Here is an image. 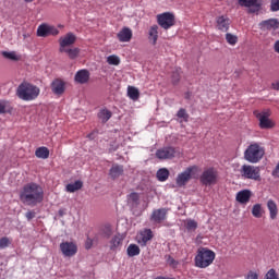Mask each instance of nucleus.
<instances>
[{"instance_id":"f257e3e1","label":"nucleus","mask_w":279,"mask_h":279,"mask_svg":"<svg viewBox=\"0 0 279 279\" xmlns=\"http://www.w3.org/2000/svg\"><path fill=\"white\" fill-rule=\"evenodd\" d=\"M20 199L26 206H36L45 199V191L37 183H28L24 185Z\"/></svg>"},{"instance_id":"f03ea898","label":"nucleus","mask_w":279,"mask_h":279,"mask_svg":"<svg viewBox=\"0 0 279 279\" xmlns=\"http://www.w3.org/2000/svg\"><path fill=\"white\" fill-rule=\"evenodd\" d=\"M16 95L22 101H34V99H38L40 95V87L29 82H23L19 85Z\"/></svg>"},{"instance_id":"7ed1b4c3","label":"nucleus","mask_w":279,"mask_h":279,"mask_svg":"<svg viewBox=\"0 0 279 279\" xmlns=\"http://www.w3.org/2000/svg\"><path fill=\"white\" fill-rule=\"evenodd\" d=\"M216 254L214 251L207 247H201L197 250V254L194 258L195 267L198 269H206L215 263Z\"/></svg>"},{"instance_id":"20e7f679","label":"nucleus","mask_w":279,"mask_h":279,"mask_svg":"<svg viewBox=\"0 0 279 279\" xmlns=\"http://www.w3.org/2000/svg\"><path fill=\"white\" fill-rule=\"evenodd\" d=\"M265 156V148H263L258 143H253L244 151V159L252 165L260 162Z\"/></svg>"},{"instance_id":"39448f33","label":"nucleus","mask_w":279,"mask_h":279,"mask_svg":"<svg viewBox=\"0 0 279 279\" xmlns=\"http://www.w3.org/2000/svg\"><path fill=\"white\" fill-rule=\"evenodd\" d=\"M254 117L259 121L260 130H271V128H276V122L271 120V110L263 109L262 111H254Z\"/></svg>"},{"instance_id":"423d86ee","label":"nucleus","mask_w":279,"mask_h":279,"mask_svg":"<svg viewBox=\"0 0 279 279\" xmlns=\"http://www.w3.org/2000/svg\"><path fill=\"white\" fill-rule=\"evenodd\" d=\"M240 173L244 180L260 182V168L256 166L243 165L240 169Z\"/></svg>"},{"instance_id":"0eeeda50","label":"nucleus","mask_w":279,"mask_h":279,"mask_svg":"<svg viewBox=\"0 0 279 279\" xmlns=\"http://www.w3.org/2000/svg\"><path fill=\"white\" fill-rule=\"evenodd\" d=\"M217 180H219V174L215 168L204 170L199 177V182L204 186H215V184H217Z\"/></svg>"},{"instance_id":"6e6552de","label":"nucleus","mask_w":279,"mask_h":279,"mask_svg":"<svg viewBox=\"0 0 279 279\" xmlns=\"http://www.w3.org/2000/svg\"><path fill=\"white\" fill-rule=\"evenodd\" d=\"M157 23L162 29H171L175 25V15L171 12L158 14Z\"/></svg>"},{"instance_id":"1a4fd4ad","label":"nucleus","mask_w":279,"mask_h":279,"mask_svg":"<svg viewBox=\"0 0 279 279\" xmlns=\"http://www.w3.org/2000/svg\"><path fill=\"white\" fill-rule=\"evenodd\" d=\"M197 171V166H191L186 168L183 172L179 173L177 177V185L178 186H186L191 178H193V173Z\"/></svg>"},{"instance_id":"9d476101","label":"nucleus","mask_w":279,"mask_h":279,"mask_svg":"<svg viewBox=\"0 0 279 279\" xmlns=\"http://www.w3.org/2000/svg\"><path fill=\"white\" fill-rule=\"evenodd\" d=\"M178 156H180V151L174 147H163L156 151V158L159 160H171V158H175Z\"/></svg>"},{"instance_id":"9b49d317","label":"nucleus","mask_w":279,"mask_h":279,"mask_svg":"<svg viewBox=\"0 0 279 279\" xmlns=\"http://www.w3.org/2000/svg\"><path fill=\"white\" fill-rule=\"evenodd\" d=\"M61 254L65 256V258H73L75 254H77V244L75 242H62L60 244Z\"/></svg>"},{"instance_id":"f8f14e48","label":"nucleus","mask_w":279,"mask_h":279,"mask_svg":"<svg viewBox=\"0 0 279 279\" xmlns=\"http://www.w3.org/2000/svg\"><path fill=\"white\" fill-rule=\"evenodd\" d=\"M58 34H60V31H58L56 26L48 24H41L37 28V36L41 38H47V36H58Z\"/></svg>"},{"instance_id":"ddd939ff","label":"nucleus","mask_w":279,"mask_h":279,"mask_svg":"<svg viewBox=\"0 0 279 279\" xmlns=\"http://www.w3.org/2000/svg\"><path fill=\"white\" fill-rule=\"evenodd\" d=\"M77 37L73 33H68L59 38V51H64L72 45H75Z\"/></svg>"},{"instance_id":"4468645a","label":"nucleus","mask_w":279,"mask_h":279,"mask_svg":"<svg viewBox=\"0 0 279 279\" xmlns=\"http://www.w3.org/2000/svg\"><path fill=\"white\" fill-rule=\"evenodd\" d=\"M151 239H154V232L151 229H144L136 236L137 243L138 245H142V247H145V245H147Z\"/></svg>"},{"instance_id":"2eb2a0df","label":"nucleus","mask_w":279,"mask_h":279,"mask_svg":"<svg viewBox=\"0 0 279 279\" xmlns=\"http://www.w3.org/2000/svg\"><path fill=\"white\" fill-rule=\"evenodd\" d=\"M230 25H232V20L227 15L216 17V29H219V32H228Z\"/></svg>"},{"instance_id":"dca6fc26","label":"nucleus","mask_w":279,"mask_h":279,"mask_svg":"<svg viewBox=\"0 0 279 279\" xmlns=\"http://www.w3.org/2000/svg\"><path fill=\"white\" fill-rule=\"evenodd\" d=\"M167 208L155 209L150 215V221L153 223H162V221L167 220Z\"/></svg>"},{"instance_id":"f3484780","label":"nucleus","mask_w":279,"mask_h":279,"mask_svg":"<svg viewBox=\"0 0 279 279\" xmlns=\"http://www.w3.org/2000/svg\"><path fill=\"white\" fill-rule=\"evenodd\" d=\"M279 27V22L276 19H269V20H265L263 22L259 23V29H262V32H271L278 29Z\"/></svg>"},{"instance_id":"a211bd4d","label":"nucleus","mask_w":279,"mask_h":279,"mask_svg":"<svg viewBox=\"0 0 279 279\" xmlns=\"http://www.w3.org/2000/svg\"><path fill=\"white\" fill-rule=\"evenodd\" d=\"M51 90L54 95H63L65 90L64 81L62 80H54L51 83Z\"/></svg>"},{"instance_id":"6ab92c4d","label":"nucleus","mask_w":279,"mask_h":279,"mask_svg":"<svg viewBox=\"0 0 279 279\" xmlns=\"http://www.w3.org/2000/svg\"><path fill=\"white\" fill-rule=\"evenodd\" d=\"M117 36L120 43H130L132 40V29L123 27Z\"/></svg>"},{"instance_id":"aec40b11","label":"nucleus","mask_w":279,"mask_h":279,"mask_svg":"<svg viewBox=\"0 0 279 279\" xmlns=\"http://www.w3.org/2000/svg\"><path fill=\"white\" fill-rule=\"evenodd\" d=\"M251 197H252V191L242 190V191L238 192L235 199H236V202H239V204H247V202H250Z\"/></svg>"},{"instance_id":"412c9836","label":"nucleus","mask_w":279,"mask_h":279,"mask_svg":"<svg viewBox=\"0 0 279 279\" xmlns=\"http://www.w3.org/2000/svg\"><path fill=\"white\" fill-rule=\"evenodd\" d=\"M90 80V72L88 70H81L75 74V82L77 84H86Z\"/></svg>"},{"instance_id":"4be33fe9","label":"nucleus","mask_w":279,"mask_h":279,"mask_svg":"<svg viewBox=\"0 0 279 279\" xmlns=\"http://www.w3.org/2000/svg\"><path fill=\"white\" fill-rule=\"evenodd\" d=\"M267 208L269 210V217L270 219L274 221L275 219L278 218V205L276 204V202H274V199H269L267 202Z\"/></svg>"},{"instance_id":"5701e85b","label":"nucleus","mask_w":279,"mask_h":279,"mask_svg":"<svg viewBox=\"0 0 279 279\" xmlns=\"http://www.w3.org/2000/svg\"><path fill=\"white\" fill-rule=\"evenodd\" d=\"M109 175L112 178V180L121 178V175H123V166L113 165L109 171Z\"/></svg>"},{"instance_id":"b1692460","label":"nucleus","mask_w":279,"mask_h":279,"mask_svg":"<svg viewBox=\"0 0 279 279\" xmlns=\"http://www.w3.org/2000/svg\"><path fill=\"white\" fill-rule=\"evenodd\" d=\"M158 25H153L149 28L148 40L151 43V45H156V43H158Z\"/></svg>"},{"instance_id":"393cba45","label":"nucleus","mask_w":279,"mask_h":279,"mask_svg":"<svg viewBox=\"0 0 279 279\" xmlns=\"http://www.w3.org/2000/svg\"><path fill=\"white\" fill-rule=\"evenodd\" d=\"M123 243V239H121L120 235H114L110 242H109V247L112 252H117V250H119V247H121Z\"/></svg>"},{"instance_id":"a878e982","label":"nucleus","mask_w":279,"mask_h":279,"mask_svg":"<svg viewBox=\"0 0 279 279\" xmlns=\"http://www.w3.org/2000/svg\"><path fill=\"white\" fill-rule=\"evenodd\" d=\"M65 50H59L60 53H66V56L70 58V60H75L77 56H80V48H64Z\"/></svg>"},{"instance_id":"bb28decb","label":"nucleus","mask_w":279,"mask_h":279,"mask_svg":"<svg viewBox=\"0 0 279 279\" xmlns=\"http://www.w3.org/2000/svg\"><path fill=\"white\" fill-rule=\"evenodd\" d=\"M35 156L36 158H40L41 160H47V158H49V148L45 146L38 147L35 150Z\"/></svg>"},{"instance_id":"cd10ccee","label":"nucleus","mask_w":279,"mask_h":279,"mask_svg":"<svg viewBox=\"0 0 279 279\" xmlns=\"http://www.w3.org/2000/svg\"><path fill=\"white\" fill-rule=\"evenodd\" d=\"M128 96L133 101H138V98L141 97V92L138 90V88H136L134 86H129L128 87Z\"/></svg>"},{"instance_id":"c85d7f7f","label":"nucleus","mask_w":279,"mask_h":279,"mask_svg":"<svg viewBox=\"0 0 279 279\" xmlns=\"http://www.w3.org/2000/svg\"><path fill=\"white\" fill-rule=\"evenodd\" d=\"M84 186L82 181H75L74 183H69L65 187L68 193H75V191H80Z\"/></svg>"},{"instance_id":"c756f323","label":"nucleus","mask_w":279,"mask_h":279,"mask_svg":"<svg viewBox=\"0 0 279 279\" xmlns=\"http://www.w3.org/2000/svg\"><path fill=\"white\" fill-rule=\"evenodd\" d=\"M111 117L112 112H110V110L108 109H102L98 112V119H100L102 123H107V121H110Z\"/></svg>"},{"instance_id":"7c9ffc66","label":"nucleus","mask_w":279,"mask_h":279,"mask_svg":"<svg viewBox=\"0 0 279 279\" xmlns=\"http://www.w3.org/2000/svg\"><path fill=\"white\" fill-rule=\"evenodd\" d=\"M128 256L133 258V256H138L141 254V247L136 244H130L126 248Z\"/></svg>"},{"instance_id":"2f4dec72","label":"nucleus","mask_w":279,"mask_h":279,"mask_svg":"<svg viewBox=\"0 0 279 279\" xmlns=\"http://www.w3.org/2000/svg\"><path fill=\"white\" fill-rule=\"evenodd\" d=\"M157 179L159 182H167L169 180V170L167 168H161L157 171Z\"/></svg>"},{"instance_id":"473e14b6","label":"nucleus","mask_w":279,"mask_h":279,"mask_svg":"<svg viewBox=\"0 0 279 279\" xmlns=\"http://www.w3.org/2000/svg\"><path fill=\"white\" fill-rule=\"evenodd\" d=\"M8 112H12V106L9 101L0 100V114H8Z\"/></svg>"},{"instance_id":"72a5a7b5","label":"nucleus","mask_w":279,"mask_h":279,"mask_svg":"<svg viewBox=\"0 0 279 279\" xmlns=\"http://www.w3.org/2000/svg\"><path fill=\"white\" fill-rule=\"evenodd\" d=\"M238 3L242 8H254L258 5V0H238Z\"/></svg>"},{"instance_id":"f704fd0d","label":"nucleus","mask_w":279,"mask_h":279,"mask_svg":"<svg viewBox=\"0 0 279 279\" xmlns=\"http://www.w3.org/2000/svg\"><path fill=\"white\" fill-rule=\"evenodd\" d=\"M253 217L256 219H260L263 217V206L260 204H255L252 209Z\"/></svg>"},{"instance_id":"c9c22d12","label":"nucleus","mask_w":279,"mask_h":279,"mask_svg":"<svg viewBox=\"0 0 279 279\" xmlns=\"http://www.w3.org/2000/svg\"><path fill=\"white\" fill-rule=\"evenodd\" d=\"M140 199L141 196L136 192H133L129 195V204H132V206H137Z\"/></svg>"},{"instance_id":"e433bc0d","label":"nucleus","mask_w":279,"mask_h":279,"mask_svg":"<svg viewBox=\"0 0 279 279\" xmlns=\"http://www.w3.org/2000/svg\"><path fill=\"white\" fill-rule=\"evenodd\" d=\"M107 62L113 66H119V64H121V59L116 54H111L107 58Z\"/></svg>"},{"instance_id":"4c0bfd02","label":"nucleus","mask_w":279,"mask_h":279,"mask_svg":"<svg viewBox=\"0 0 279 279\" xmlns=\"http://www.w3.org/2000/svg\"><path fill=\"white\" fill-rule=\"evenodd\" d=\"M2 56H3V58H7L8 60H14V61L21 60V57H19L16 54V52H14V51H11V52L3 51Z\"/></svg>"},{"instance_id":"58836bf2","label":"nucleus","mask_w":279,"mask_h":279,"mask_svg":"<svg viewBox=\"0 0 279 279\" xmlns=\"http://www.w3.org/2000/svg\"><path fill=\"white\" fill-rule=\"evenodd\" d=\"M226 40L229 45L234 46L236 43H239V37H236V35H232L231 33H227Z\"/></svg>"},{"instance_id":"ea45409f","label":"nucleus","mask_w":279,"mask_h":279,"mask_svg":"<svg viewBox=\"0 0 279 279\" xmlns=\"http://www.w3.org/2000/svg\"><path fill=\"white\" fill-rule=\"evenodd\" d=\"M185 228L186 230H197V221L193 220V219H187L185 221Z\"/></svg>"},{"instance_id":"a19ab883","label":"nucleus","mask_w":279,"mask_h":279,"mask_svg":"<svg viewBox=\"0 0 279 279\" xmlns=\"http://www.w3.org/2000/svg\"><path fill=\"white\" fill-rule=\"evenodd\" d=\"M11 243H12V241L9 238H7V236L1 238L0 239V250H5V247H10Z\"/></svg>"},{"instance_id":"79ce46f5","label":"nucleus","mask_w":279,"mask_h":279,"mask_svg":"<svg viewBox=\"0 0 279 279\" xmlns=\"http://www.w3.org/2000/svg\"><path fill=\"white\" fill-rule=\"evenodd\" d=\"M265 279H279L278 272H276V269L274 268L269 269L265 275Z\"/></svg>"},{"instance_id":"37998d69","label":"nucleus","mask_w":279,"mask_h":279,"mask_svg":"<svg viewBox=\"0 0 279 279\" xmlns=\"http://www.w3.org/2000/svg\"><path fill=\"white\" fill-rule=\"evenodd\" d=\"M177 117L179 119H183V121H189V113H186V109L181 108L178 113Z\"/></svg>"},{"instance_id":"c03bdc74","label":"nucleus","mask_w":279,"mask_h":279,"mask_svg":"<svg viewBox=\"0 0 279 279\" xmlns=\"http://www.w3.org/2000/svg\"><path fill=\"white\" fill-rule=\"evenodd\" d=\"M167 264H168L170 267H173V269H175V267H178V262L174 260V258L171 257V256H168V257H167Z\"/></svg>"},{"instance_id":"a18cd8bd","label":"nucleus","mask_w":279,"mask_h":279,"mask_svg":"<svg viewBox=\"0 0 279 279\" xmlns=\"http://www.w3.org/2000/svg\"><path fill=\"white\" fill-rule=\"evenodd\" d=\"M172 82L173 84H178V82H180V70H177V72L172 74Z\"/></svg>"},{"instance_id":"49530a36","label":"nucleus","mask_w":279,"mask_h":279,"mask_svg":"<svg viewBox=\"0 0 279 279\" xmlns=\"http://www.w3.org/2000/svg\"><path fill=\"white\" fill-rule=\"evenodd\" d=\"M270 8H271L272 12H278V10H279V0H272Z\"/></svg>"},{"instance_id":"de8ad7c7","label":"nucleus","mask_w":279,"mask_h":279,"mask_svg":"<svg viewBox=\"0 0 279 279\" xmlns=\"http://www.w3.org/2000/svg\"><path fill=\"white\" fill-rule=\"evenodd\" d=\"M27 221H32V219H34V217H36V211H27L25 215Z\"/></svg>"},{"instance_id":"09e8293b","label":"nucleus","mask_w":279,"mask_h":279,"mask_svg":"<svg viewBox=\"0 0 279 279\" xmlns=\"http://www.w3.org/2000/svg\"><path fill=\"white\" fill-rule=\"evenodd\" d=\"M90 247H93V239L87 238V240L85 242V248L90 250Z\"/></svg>"},{"instance_id":"8fccbe9b","label":"nucleus","mask_w":279,"mask_h":279,"mask_svg":"<svg viewBox=\"0 0 279 279\" xmlns=\"http://www.w3.org/2000/svg\"><path fill=\"white\" fill-rule=\"evenodd\" d=\"M246 279H258V274L250 271L246 276Z\"/></svg>"},{"instance_id":"3c124183","label":"nucleus","mask_w":279,"mask_h":279,"mask_svg":"<svg viewBox=\"0 0 279 279\" xmlns=\"http://www.w3.org/2000/svg\"><path fill=\"white\" fill-rule=\"evenodd\" d=\"M274 90H279V81L271 84Z\"/></svg>"},{"instance_id":"603ef678","label":"nucleus","mask_w":279,"mask_h":279,"mask_svg":"<svg viewBox=\"0 0 279 279\" xmlns=\"http://www.w3.org/2000/svg\"><path fill=\"white\" fill-rule=\"evenodd\" d=\"M274 49H275L276 53H279V40H277L275 43Z\"/></svg>"},{"instance_id":"864d4df0","label":"nucleus","mask_w":279,"mask_h":279,"mask_svg":"<svg viewBox=\"0 0 279 279\" xmlns=\"http://www.w3.org/2000/svg\"><path fill=\"white\" fill-rule=\"evenodd\" d=\"M27 3H32V1H34V0H25Z\"/></svg>"}]
</instances>
